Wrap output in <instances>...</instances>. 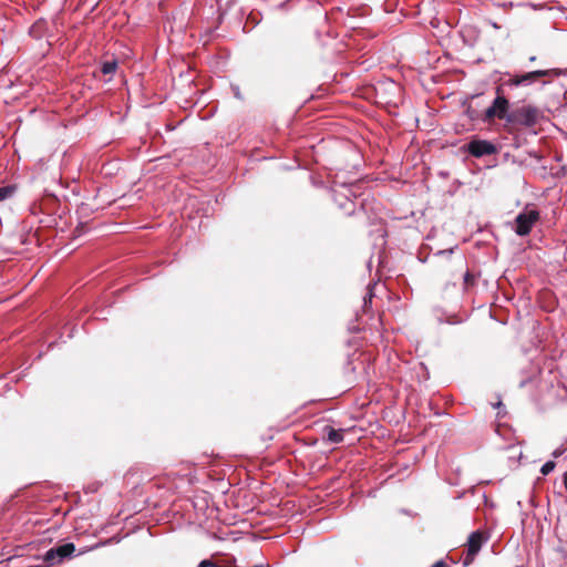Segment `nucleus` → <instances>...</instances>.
Wrapping results in <instances>:
<instances>
[{
    "label": "nucleus",
    "mask_w": 567,
    "mask_h": 567,
    "mask_svg": "<svg viewBox=\"0 0 567 567\" xmlns=\"http://www.w3.org/2000/svg\"><path fill=\"white\" fill-rule=\"evenodd\" d=\"M358 186L353 183L339 182L337 178L333 181L331 188L333 200L347 216L355 214L357 210V195Z\"/></svg>",
    "instance_id": "f257e3e1"
},
{
    "label": "nucleus",
    "mask_w": 567,
    "mask_h": 567,
    "mask_svg": "<svg viewBox=\"0 0 567 567\" xmlns=\"http://www.w3.org/2000/svg\"><path fill=\"white\" fill-rule=\"evenodd\" d=\"M540 117V111L533 105H523L514 109L508 113L507 123L520 125L525 127H533L537 124Z\"/></svg>",
    "instance_id": "f03ea898"
},
{
    "label": "nucleus",
    "mask_w": 567,
    "mask_h": 567,
    "mask_svg": "<svg viewBox=\"0 0 567 567\" xmlns=\"http://www.w3.org/2000/svg\"><path fill=\"white\" fill-rule=\"evenodd\" d=\"M497 93H499V89H497ZM508 109V100L504 95L497 94L492 104L485 110V113L482 116V121L491 122L494 118H499L507 122V116L509 113Z\"/></svg>",
    "instance_id": "7ed1b4c3"
},
{
    "label": "nucleus",
    "mask_w": 567,
    "mask_h": 567,
    "mask_svg": "<svg viewBox=\"0 0 567 567\" xmlns=\"http://www.w3.org/2000/svg\"><path fill=\"white\" fill-rule=\"evenodd\" d=\"M538 219L539 212L536 209H526L519 213L515 218V233L520 237L529 235Z\"/></svg>",
    "instance_id": "20e7f679"
},
{
    "label": "nucleus",
    "mask_w": 567,
    "mask_h": 567,
    "mask_svg": "<svg viewBox=\"0 0 567 567\" xmlns=\"http://www.w3.org/2000/svg\"><path fill=\"white\" fill-rule=\"evenodd\" d=\"M550 72V70H536L524 74H516L511 76L505 84L509 87L529 86L538 79L549 75Z\"/></svg>",
    "instance_id": "39448f33"
},
{
    "label": "nucleus",
    "mask_w": 567,
    "mask_h": 567,
    "mask_svg": "<svg viewBox=\"0 0 567 567\" xmlns=\"http://www.w3.org/2000/svg\"><path fill=\"white\" fill-rule=\"evenodd\" d=\"M488 540V535L482 530H475L470 534L467 540V555L464 560V565H468L473 561L474 557L478 554L484 543Z\"/></svg>",
    "instance_id": "423d86ee"
},
{
    "label": "nucleus",
    "mask_w": 567,
    "mask_h": 567,
    "mask_svg": "<svg viewBox=\"0 0 567 567\" xmlns=\"http://www.w3.org/2000/svg\"><path fill=\"white\" fill-rule=\"evenodd\" d=\"M467 151L472 156L480 158L495 154L497 152V147L495 144L486 140H472L467 144Z\"/></svg>",
    "instance_id": "0eeeda50"
},
{
    "label": "nucleus",
    "mask_w": 567,
    "mask_h": 567,
    "mask_svg": "<svg viewBox=\"0 0 567 567\" xmlns=\"http://www.w3.org/2000/svg\"><path fill=\"white\" fill-rule=\"evenodd\" d=\"M323 433L326 435V439L329 443L338 444L343 441V430L341 429H334L332 426H324Z\"/></svg>",
    "instance_id": "6e6552de"
},
{
    "label": "nucleus",
    "mask_w": 567,
    "mask_h": 567,
    "mask_svg": "<svg viewBox=\"0 0 567 567\" xmlns=\"http://www.w3.org/2000/svg\"><path fill=\"white\" fill-rule=\"evenodd\" d=\"M74 550L75 546L73 543H65L61 546L55 547V554L59 563L63 561L68 557H71Z\"/></svg>",
    "instance_id": "1a4fd4ad"
},
{
    "label": "nucleus",
    "mask_w": 567,
    "mask_h": 567,
    "mask_svg": "<svg viewBox=\"0 0 567 567\" xmlns=\"http://www.w3.org/2000/svg\"><path fill=\"white\" fill-rule=\"evenodd\" d=\"M17 192L16 185H6L0 187V203L11 198Z\"/></svg>",
    "instance_id": "9d476101"
},
{
    "label": "nucleus",
    "mask_w": 567,
    "mask_h": 567,
    "mask_svg": "<svg viewBox=\"0 0 567 567\" xmlns=\"http://www.w3.org/2000/svg\"><path fill=\"white\" fill-rule=\"evenodd\" d=\"M117 68V63L115 60L112 61H105L102 64L101 71L103 74H113Z\"/></svg>",
    "instance_id": "9b49d317"
},
{
    "label": "nucleus",
    "mask_w": 567,
    "mask_h": 567,
    "mask_svg": "<svg viewBox=\"0 0 567 567\" xmlns=\"http://www.w3.org/2000/svg\"><path fill=\"white\" fill-rule=\"evenodd\" d=\"M44 561L48 563L49 565H54V564L59 563L56 554H55V547L49 549L44 554Z\"/></svg>",
    "instance_id": "f8f14e48"
},
{
    "label": "nucleus",
    "mask_w": 567,
    "mask_h": 567,
    "mask_svg": "<svg viewBox=\"0 0 567 567\" xmlns=\"http://www.w3.org/2000/svg\"><path fill=\"white\" fill-rule=\"evenodd\" d=\"M555 466H556V464L554 461H547L540 467V472L543 475H548L549 473H551L554 471Z\"/></svg>",
    "instance_id": "ddd939ff"
},
{
    "label": "nucleus",
    "mask_w": 567,
    "mask_h": 567,
    "mask_svg": "<svg viewBox=\"0 0 567 567\" xmlns=\"http://www.w3.org/2000/svg\"><path fill=\"white\" fill-rule=\"evenodd\" d=\"M373 297H374L373 288L371 287V285H369L368 291L363 298V308H367L368 305H371Z\"/></svg>",
    "instance_id": "4468645a"
},
{
    "label": "nucleus",
    "mask_w": 567,
    "mask_h": 567,
    "mask_svg": "<svg viewBox=\"0 0 567 567\" xmlns=\"http://www.w3.org/2000/svg\"><path fill=\"white\" fill-rule=\"evenodd\" d=\"M466 115H467V116L470 117V120H472V121H475V120H478V118H481V120H482V117L480 116L478 112H477L476 110H474L472 106H468V107L466 109Z\"/></svg>",
    "instance_id": "2eb2a0df"
},
{
    "label": "nucleus",
    "mask_w": 567,
    "mask_h": 567,
    "mask_svg": "<svg viewBox=\"0 0 567 567\" xmlns=\"http://www.w3.org/2000/svg\"><path fill=\"white\" fill-rule=\"evenodd\" d=\"M40 25L41 23L40 22H35L31 28H30V34L35 37V38H39L40 37V33L38 32V30L40 29Z\"/></svg>",
    "instance_id": "dca6fc26"
},
{
    "label": "nucleus",
    "mask_w": 567,
    "mask_h": 567,
    "mask_svg": "<svg viewBox=\"0 0 567 567\" xmlns=\"http://www.w3.org/2000/svg\"><path fill=\"white\" fill-rule=\"evenodd\" d=\"M566 449L564 446H559L557 447L553 453L551 455L557 458L559 456H561L564 453H565Z\"/></svg>",
    "instance_id": "f3484780"
},
{
    "label": "nucleus",
    "mask_w": 567,
    "mask_h": 567,
    "mask_svg": "<svg viewBox=\"0 0 567 567\" xmlns=\"http://www.w3.org/2000/svg\"><path fill=\"white\" fill-rule=\"evenodd\" d=\"M233 92L236 99L241 100L243 95L238 85H233Z\"/></svg>",
    "instance_id": "a211bd4d"
},
{
    "label": "nucleus",
    "mask_w": 567,
    "mask_h": 567,
    "mask_svg": "<svg viewBox=\"0 0 567 567\" xmlns=\"http://www.w3.org/2000/svg\"><path fill=\"white\" fill-rule=\"evenodd\" d=\"M453 251H454V248H450V249L439 250V251L436 252V255H440V256H443V255H451V254H453Z\"/></svg>",
    "instance_id": "6ab92c4d"
},
{
    "label": "nucleus",
    "mask_w": 567,
    "mask_h": 567,
    "mask_svg": "<svg viewBox=\"0 0 567 567\" xmlns=\"http://www.w3.org/2000/svg\"><path fill=\"white\" fill-rule=\"evenodd\" d=\"M463 279H464V284L467 285L470 280L473 279L472 275L466 271L464 275H463Z\"/></svg>",
    "instance_id": "aec40b11"
},
{
    "label": "nucleus",
    "mask_w": 567,
    "mask_h": 567,
    "mask_svg": "<svg viewBox=\"0 0 567 567\" xmlns=\"http://www.w3.org/2000/svg\"><path fill=\"white\" fill-rule=\"evenodd\" d=\"M432 567H447V565L443 560H439Z\"/></svg>",
    "instance_id": "412c9836"
},
{
    "label": "nucleus",
    "mask_w": 567,
    "mask_h": 567,
    "mask_svg": "<svg viewBox=\"0 0 567 567\" xmlns=\"http://www.w3.org/2000/svg\"><path fill=\"white\" fill-rule=\"evenodd\" d=\"M564 484L567 488V471L564 473Z\"/></svg>",
    "instance_id": "4be33fe9"
},
{
    "label": "nucleus",
    "mask_w": 567,
    "mask_h": 567,
    "mask_svg": "<svg viewBox=\"0 0 567 567\" xmlns=\"http://www.w3.org/2000/svg\"><path fill=\"white\" fill-rule=\"evenodd\" d=\"M364 200H365V199H362V200L359 203V205H360V208H361V209H364Z\"/></svg>",
    "instance_id": "5701e85b"
}]
</instances>
